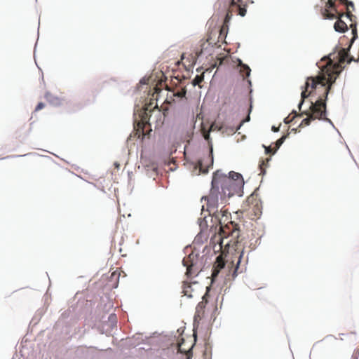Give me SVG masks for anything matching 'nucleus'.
<instances>
[{
    "instance_id": "nucleus-27",
    "label": "nucleus",
    "mask_w": 359,
    "mask_h": 359,
    "mask_svg": "<svg viewBox=\"0 0 359 359\" xmlns=\"http://www.w3.org/2000/svg\"><path fill=\"white\" fill-rule=\"evenodd\" d=\"M265 148V154L266 155L271 154L273 155L276 151H274V147L269 146V147H264Z\"/></svg>"
},
{
    "instance_id": "nucleus-31",
    "label": "nucleus",
    "mask_w": 359,
    "mask_h": 359,
    "mask_svg": "<svg viewBox=\"0 0 359 359\" xmlns=\"http://www.w3.org/2000/svg\"><path fill=\"white\" fill-rule=\"evenodd\" d=\"M271 130L273 132H278L279 130V127L272 126Z\"/></svg>"
},
{
    "instance_id": "nucleus-25",
    "label": "nucleus",
    "mask_w": 359,
    "mask_h": 359,
    "mask_svg": "<svg viewBox=\"0 0 359 359\" xmlns=\"http://www.w3.org/2000/svg\"><path fill=\"white\" fill-rule=\"evenodd\" d=\"M185 95H186V89L185 88H182L180 90H178L177 92L176 93H174L173 95L175 97H177L179 98H182L184 97H185Z\"/></svg>"
},
{
    "instance_id": "nucleus-30",
    "label": "nucleus",
    "mask_w": 359,
    "mask_h": 359,
    "mask_svg": "<svg viewBox=\"0 0 359 359\" xmlns=\"http://www.w3.org/2000/svg\"><path fill=\"white\" fill-rule=\"evenodd\" d=\"M204 138L206 140H209V138H210V134H209V132L208 133H206L204 134Z\"/></svg>"
},
{
    "instance_id": "nucleus-36",
    "label": "nucleus",
    "mask_w": 359,
    "mask_h": 359,
    "mask_svg": "<svg viewBox=\"0 0 359 359\" xmlns=\"http://www.w3.org/2000/svg\"><path fill=\"white\" fill-rule=\"evenodd\" d=\"M210 157H213V154H212V149L211 148L210 149Z\"/></svg>"
},
{
    "instance_id": "nucleus-19",
    "label": "nucleus",
    "mask_w": 359,
    "mask_h": 359,
    "mask_svg": "<svg viewBox=\"0 0 359 359\" xmlns=\"http://www.w3.org/2000/svg\"><path fill=\"white\" fill-rule=\"evenodd\" d=\"M240 65V72L242 76L244 78L248 77L250 74L251 69L247 65H244L241 62V61L239 62Z\"/></svg>"
},
{
    "instance_id": "nucleus-7",
    "label": "nucleus",
    "mask_w": 359,
    "mask_h": 359,
    "mask_svg": "<svg viewBox=\"0 0 359 359\" xmlns=\"http://www.w3.org/2000/svg\"><path fill=\"white\" fill-rule=\"evenodd\" d=\"M248 208L246 210L251 219H255L262 215V205L257 196L251 195L247 198Z\"/></svg>"
},
{
    "instance_id": "nucleus-14",
    "label": "nucleus",
    "mask_w": 359,
    "mask_h": 359,
    "mask_svg": "<svg viewBox=\"0 0 359 359\" xmlns=\"http://www.w3.org/2000/svg\"><path fill=\"white\" fill-rule=\"evenodd\" d=\"M191 256V255H190L187 257L184 258L182 261L183 265L187 267L186 275L188 277L196 275L198 273V271L194 269V264L193 263Z\"/></svg>"
},
{
    "instance_id": "nucleus-10",
    "label": "nucleus",
    "mask_w": 359,
    "mask_h": 359,
    "mask_svg": "<svg viewBox=\"0 0 359 359\" xmlns=\"http://www.w3.org/2000/svg\"><path fill=\"white\" fill-rule=\"evenodd\" d=\"M325 9L324 10L323 15L325 18L334 19L336 18V14H338V11L335 8V3L333 0H328L325 5Z\"/></svg>"
},
{
    "instance_id": "nucleus-8",
    "label": "nucleus",
    "mask_w": 359,
    "mask_h": 359,
    "mask_svg": "<svg viewBox=\"0 0 359 359\" xmlns=\"http://www.w3.org/2000/svg\"><path fill=\"white\" fill-rule=\"evenodd\" d=\"M156 158H140V164L138 168L142 167L149 177H154L158 173V165Z\"/></svg>"
},
{
    "instance_id": "nucleus-28",
    "label": "nucleus",
    "mask_w": 359,
    "mask_h": 359,
    "mask_svg": "<svg viewBox=\"0 0 359 359\" xmlns=\"http://www.w3.org/2000/svg\"><path fill=\"white\" fill-rule=\"evenodd\" d=\"M292 114H294L292 118H290V116H287L285 118L284 122L285 123H289L292 122L293 121L294 118L297 116L296 111H293Z\"/></svg>"
},
{
    "instance_id": "nucleus-26",
    "label": "nucleus",
    "mask_w": 359,
    "mask_h": 359,
    "mask_svg": "<svg viewBox=\"0 0 359 359\" xmlns=\"http://www.w3.org/2000/svg\"><path fill=\"white\" fill-rule=\"evenodd\" d=\"M224 126L222 125V126H218L217 124L216 123H212L211 126H210V130L211 131H215V130H222V133H224Z\"/></svg>"
},
{
    "instance_id": "nucleus-2",
    "label": "nucleus",
    "mask_w": 359,
    "mask_h": 359,
    "mask_svg": "<svg viewBox=\"0 0 359 359\" xmlns=\"http://www.w3.org/2000/svg\"><path fill=\"white\" fill-rule=\"evenodd\" d=\"M211 185L209 195L202 198V200L207 201V208L210 212L217 208L219 195L222 200L234 195L241 196L244 180L238 172L231 171L226 175L222 170H217L213 173Z\"/></svg>"
},
{
    "instance_id": "nucleus-17",
    "label": "nucleus",
    "mask_w": 359,
    "mask_h": 359,
    "mask_svg": "<svg viewBox=\"0 0 359 359\" xmlns=\"http://www.w3.org/2000/svg\"><path fill=\"white\" fill-rule=\"evenodd\" d=\"M194 292V290L191 287V285L190 283H188L187 282L183 283L182 285V293L184 296H187L188 297H192Z\"/></svg>"
},
{
    "instance_id": "nucleus-40",
    "label": "nucleus",
    "mask_w": 359,
    "mask_h": 359,
    "mask_svg": "<svg viewBox=\"0 0 359 359\" xmlns=\"http://www.w3.org/2000/svg\"><path fill=\"white\" fill-rule=\"evenodd\" d=\"M231 265H232L231 267H233V262H231Z\"/></svg>"
},
{
    "instance_id": "nucleus-6",
    "label": "nucleus",
    "mask_w": 359,
    "mask_h": 359,
    "mask_svg": "<svg viewBox=\"0 0 359 359\" xmlns=\"http://www.w3.org/2000/svg\"><path fill=\"white\" fill-rule=\"evenodd\" d=\"M206 293L203 296L202 301L198 304L196 308V312L194 317V327L199 324V323L204 318H205L209 312V308H207L208 304V288Z\"/></svg>"
},
{
    "instance_id": "nucleus-38",
    "label": "nucleus",
    "mask_w": 359,
    "mask_h": 359,
    "mask_svg": "<svg viewBox=\"0 0 359 359\" xmlns=\"http://www.w3.org/2000/svg\"><path fill=\"white\" fill-rule=\"evenodd\" d=\"M184 59H185V55H184V54H183V55H182V60H184Z\"/></svg>"
},
{
    "instance_id": "nucleus-3",
    "label": "nucleus",
    "mask_w": 359,
    "mask_h": 359,
    "mask_svg": "<svg viewBox=\"0 0 359 359\" xmlns=\"http://www.w3.org/2000/svg\"><path fill=\"white\" fill-rule=\"evenodd\" d=\"M152 105L153 104L151 102L143 108V111L140 115V120L134 126V136L138 139H143L151 131L150 126L152 120L157 121L158 117L161 118L162 113L158 106L156 104L153 107Z\"/></svg>"
},
{
    "instance_id": "nucleus-29",
    "label": "nucleus",
    "mask_w": 359,
    "mask_h": 359,
    "mask_svg": "<svg viewBox=\"0 0 359 359\" xmlns=\"http://www.w3.org/2000/svg\"><path fill=\"white\" fill-rule=\"evenodd\" d=\"M44 107H45V104H44V103H43V102H39V103L36 105V108H35L34 111H39V110H41V109H43V108H44Z\"/></svg>"
},
{
    "instance_id": "nucleus-37",
    "label": "nucleus",
    "mask_w": 359,
    "mask_h": 359,
    "mask_svg": "<svg viewBox=\"0 0 359 359\" xmlns=\"http://www.w3.org/2000/svg\"><path fill=\"white\" fill-rule=\"evenodd\" d=\"M228 18H229V14L227 13L226 18H225V21H227L228 20Z\"/></svg>"
},
{
    "instance_id": "nucleus-16",
    "label": "nucleus",
    "mask_w": 359,
    "mask_h": 359,
    "mask_svg": "<svg viewBox=\"0 0 359 359\" xmlns=\"http://www.w3.org/2000/svg\"><path fill=\"white\" fill-rule=\"evenodd\" d=\"M243 256V252H242L241 253V255H239L236 265L234 267V269L232 271V273L231 275V278L229 277L228 278L229 280H231V279L233 280L237 276L238 273H241L243 271V269H241L240 271H238V270L240 269V264H241V259H242Z\"/></svg>"
},
{
    "instance_id": "nucleus-24",
    "label": "nucleus",
    "mask_w": 359,
    "mask_h": 359,
    "mask_svg": "<svg viewBox=\"0 0 359 359\" xmlns=\"http://www.w3.org/2000/svg\"><path fill=\"white\" fill-rule=\"evenodd\" d=\"M184 345V339H181V341L178 342L177 346H178V351L181 353H187L189 348H183Z\"/></svg>"
},
{
    "instance_id": "nucleus-12",
    "label": "nucleus",
    "mask_w": 359,
    "mask_h": 359,
    "mask_svg": "<svg viewBox=\"0 0 359 359\" xmlns=\"http://www.w3.org/2000/svg\"><path fill=\"white\" fill-rule=\"evenodd\" d=\"M214 158H199L196 163L194 168H198L199 172L206 173L208 170L213 165Z\"/></svg>"
},
{
    "instance_id": "nucleus-23",
    "label": "nucleus",
    "mask_w": 359,
    "mask_h": 359,
    "mask_svg": "<svg viewBox=\"0 0 359 359\" xmlns=\"http://www.w3.org/2000/svg\"><path fill=\"white\" fill-rule=\"evenodd\" d=\"M286 137V135H283L275 142L274 151H277L278 149V148L283 143Z\"/></svg>"
},
{
    "instance_id": "nucleus-1",
    "label": "nucleus",
    "mask_w": 359,
    "mask_h": 359,
    "mask_svg": "<svg viewBox=\"0 0 359 359\" xmlns=\"http://www.w3.org/2000/svg\"><path fill=\"white\" fill-rule=\"evenodd\" d=\"M348 49L341 48L338 53H332L327 57V62L325 67L322 68L323 74L316 77H308L305 83L304 90L301 94V102L299 104V109L301 110L304 100L311 95L313 91L317 88L318 86L324 90V102L327 97V95L332 84L335 82L337 78L340 74L343 69L342 66L346 61L350 63L353 57H348Z\"/></svg>"
},
{
    "instance_id": "nucleus-18",
    "label": "nucleus",
    "mask_w": 359,
    "mask_h": 359,
    "mask_svg": "<svg viewBox=\"0 0 359 359\" xmlns=\"http://www.w3.org/2000/svg\"><path fill=\"white\" fill-rule=\"evenodd\" d=\"M251 110H252V104H250V107H249V109H248V114L247 117H246L245 119H243V120H242V121H241V123H240V124H239V126H237V127H236V128H235V127H231V128H229V132H230L231 133H232V134H233V133H234L236 131H237V130H238L241 127V126H242L244 123H245V122H248V121H250V112H251Z\"/></svg>"
},
{
    "instance_id": "nucleus-35",
    "label": "nucleus",
    "mask_w": 359,
    "mask_h": 359,
    "mask_svg": "<svg viewBox=\"0 0 359 359\" xmlns=\"http://www.w3.org/2000/svg\"><path fill=\"white\" fill-rule=\"evenodd\" d=\"M216 310H217V306H213L212 309V313L215 312Z\"/></svg>"
},
{
    "instance_id": "nucleus-11",
    "label": "nucleus",
    "mask_w": 359,
    "mask_h": 359,
    "mask_svg": "<svg viewBox=\"0 0 359 359\" xmlns=\"http://www.w3.org/2000/svg\"><path fill=\"white\" fill-rule=\"evenodd\" d=\"M248 0H231L230 9L233 11L236 9L241 16H245L246 14L245 6Z\"/></svg>"
},
{
    "instance_id": "nucleus-33",
    "label": "nucleus",
    "mask_w": 359,
    "mask_h": 359,
    "mask_svg": "<svg viewBox=\"0 0 359 359\" xmlns=\"http://www.w3.org/2000/svg\"><path fill=\"white\" fill-rule=\"evenodd\" d=\"M169 160H171L168 162V165H170L171 163L175 164L174 158H169Z\"/></svg>"
},
{
    "instance_id": "nucleus-21",
    "label": "nucleus",
    "mask_w": 359,
    "mask_h": 359,
    "mask_svg": "<svg viewBox=\"0 0 359 359\" xmlns=\"http://www.w3.org/2000/svg\"><path fill=\"white\" fill-rule=\"evenodd\" d=\"M210 43H211L210 42V39H208L205 42H203L201 44V51L199 53H196V56H194V57L191 56L192 61H191V62L190 64H189V65H191V66L194 65L195 64V62H196V57H198L203 53V49L205 48V46L206 44L210 45Z\"/></svg>"
},
{
    "instance_id": "nucleus-15",
    "label": "nucleus",
    "mask_w": 359,
    "mask_h": 359,
    "mask_svg": "<svg viewBox=\"0 0 359 359\" xmlns=\"http://www.w3.org/2000/svg\"><path fill=\"white\" fill-rule=\"evenodd\" d=\"M338 20L334 23V29L339 32H345L348 30L347 24L342 20L343 17H346V13H338Z\"/></svg>"
},
{
    "instance_id": "nucleus-22",
    "label": "nucleus",
    "mask_w": 359,
    "mask_h": 359,
    "mask_svg": "<svg viewBox=\"0 0 359 359\" xmlns=\"http://www.w3.org/2000/svg\"><path fill=\"white\" fill-rule=\"evenodd\" d=\"M204 76L203 73L200 75H196L192 81L193 86H200L201 83L203 81Z\"/></svg>"
},
{
    "instance_id": "nucleus-34",
    "label": "nucleus",
    "mask_w": 359,
    "mask_h": 359,
    "mask_svg": "<svg viewBox=\"0 0 359 359\" xmlns=\"http://www.w3.org/2000/svg\"><path fill=\"white\" fill-rule=\"evenodd\" d=\"M50 95V94L49 93H46L45 94V97H46L47 100H48V99H49Z\"/></svg>"
},
{
    "instance_id": "nucleus-20",
    "label": "nucleus",
    "mask_w": 359,
    "mask_h": 359,
    "mask_svg": "<svg viewBox=\"0 0 359 359\" xmlns=\"http://www.w3.org/2000/svg\"><path fill=\"white\" fill-rule=\"evenodd\" d=\"M271 158H265L264 160L262 159L260 163H259V170H260V175H265L266 173V168L269 166V160Z\"/></svg>"
},
{
    "instance_id": "nucleus-13",
    "label": "nucleus",
    "mask_w": 359,
    "mask_h": 359,
    "mask_svg": "<svg viewBox=\"0 0 359 359\" xmlns=\"http://www.w3.org/2000/svg\"><path fill=\"white\" fill-rule=\"evenodd\" d=\"M225 262L223 257L219 255L217 257L215 262L214 263L212 272V280H215L219 275L220 271L224 268Z\"/></svg>"
},
{
    "instance_id": "nucleus-5",
    "label": "nucleus",
    "mask_w": 359,
    "mask_h": 359,
    "mask_svg": "<svg viewBox=\"0 0 359 359\" xmlns=\"http://www.w3.org/2000/svg\"><path fill=\"white\" fill-rule=\"evenodd\" d=\"M219 236L221 239L224 238H231L229 243L237 244L241 242L240 238V229H238V224L234 222H230L225 226H221L219 227Z\"/></svg>"
},
{
    "instance_id": "nucleus-9",
    "label": "nucleus",
    "mask_w": 359,
    "mask_h": 359,
    "mask_svg": "<svg viewBox=\"0 0 359 359\" xmlns=\"http://www.w3.org/2000/svg\"><path fill=\"white\" fill-rule=\"evenodd\" d=\"M340 2L342 4H344L346 6V18L348 19L351 21L350 24V28L352 29V34H353V38L351 39V43H352L353 41L357 38V28H356V22L353 20L355 17L351 13V12L349 11V5H351V8H354V4L352 1H349L348 0H339Z\"/></svg>"
},
{
    "instance_id": "nucleus-32",
    "label": "nucleus",
    "mask_w": 359,
    "mask_h": 359,
    "mask_svg": "<svg viewBox=\"0 0 359 359\" xmlns=\"http://www.w3.org/2000/svg\"><path fill=\"white\" fill-rule=\"evenodd\" d=\"M114 165L115 168H117V169H118V168H119V167H120L119 163H118L117 162H115V163H114Z\"/></svg>"
},
{
    "instance_id": "nucleus-39",
    "label": "nucleus",
    "mask_w": 359,
    "mask_h": 359,
    "mask_svg": "<svg viewBox=\"0 0 359 359\" xmlns=\"http://www.w3.org/2000/svg\"><path fill=\"white\" fill-rule=\"evenodd\" d=\"M223 29H224L223 28H222V29H221V30H220V34H222V32H223Z\"/></svg>"
},
{
    "instance_id": "nucleus-4",
    "label": "nucleus",
    "mask_w": 359,
    "mask_h": 359,
    "mask_svg": "<svg viewBox=\"0 0 359 359\" xmlns=\"http://www.w3.org/2000/svg\"><path fill=\"white\" fill-rule=\"evenodd\" d=\"M326 104L323 97H320L315 102H311L309 107V110L301 113L307 115L308 116L303 119L300 126H309L312 120L316 118L318 119H327L325 118Z\"/></svg>"
}]
</instances>
